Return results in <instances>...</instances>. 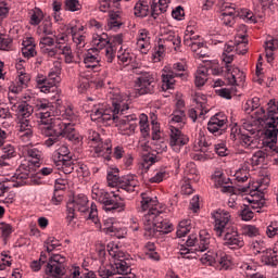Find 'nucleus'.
Listing matches in <instances>:
<instances>
[{"label":"nucleus","instance_id":"obj_53","mask_svg":"<svg viewBox=\"0 0 278 278\" xmlns=\"http://www.w3.org/2000/svg\"><path fill=\"white\" fill-rule=\"evenodd\" d=\"M166 51V45L159 40L157 46L154 48V52L152 54V60L154 63L161 62L162 58H164V53Z\"/></svg>","mask_w":278,"mask_h":278},{"label":"nucleus","instance_id":"obj_17","mask_svg":"<svg viewBox=\"0 0 278 278\" xmlns=\"http://www.w3.org/2000/svg\"><path fill=\"white\" fill-rule=\"evenodd\" d=\"M188 142H190V139L181 132V129H175V127L169 129V147L175 153H179Z\"/></svg>","mask_w":278,"mask_h":278},{"label":"nucleus","instance_id":"obj_32","mask_svg":"<svg viewBox=\"0 0 278 278\" xmlns=\"http://www.w3.org/2000/svg\"><path fill=\"white\" fill-rule=\"evenodd\" d=\"M134 14L137 18H147L151 14V5L147 0H138L134 7Z\"/></svg>","mask_w":278,"mask_h":278},{"label":"nucleus","instance_id":"obj_43","mask_svg":"<svg viewBox=\"0 0 278 278\" xmlns=\"http://www.w3.org/2000/svg\"><path fill=\"white\" fill-rule=\"evenodd\" d=\"M61 75L62 63H60V61H54L53 66L48 74V78L51 79L54 84H60V81H62V78L60 77Z\"/></svg>","mask_w":278,"mask_h":278},{"label":"nucleus","instance_id":"obj_35","mask_svg":"<svg viewBox=\"0 0 278 278\" xmlns=\"http://www.w3.org/2000/svg\"><path fill=\"white\" fill-rule=\"evenodd\" d=\"M157 231L159 233H170L173 231V224L168 219H164L162 212L159 213L154 233H157Z\"/></svg>","mask_w":278,"mask_h":278},{"label":"nucleus","instance_id":"obj_28","mask_svg":"<svg viewBox=\"0 0 278 278\" xmlns=\"http://www.w3.org/2000/svg\"><path fill=\"white\" fill-rule=\"evenodd\" d=\"M71 36L75 46L76 55H78V58H81V55H84L86 51H88V48L86 47V45H88V42L86 41V36L77 34L75 33V30H73V35Z\"/></svg>","mask_w":278,"mask_h":278},{"label":"nucleus","instance_id":"obj_26","mask_svg":"<svg viewBox=\"0 0 278 278\" xmlns=\"http://www.w3.org/2000/svg\"><path fill=\"white\" fill-rule=\"evenodd\" d=\"M91 45L93 48L89 49L92 53H97V51H101L102 49H108L110 47V37L108 34H93L91 39Z\"/></svg>","mask_w":278,"mask_h":278},{"label":"nucleus","instance_id":"obj_30","mask_svg":"<svg viewBox=\"0 0 278 278\" xmlns=\"http://www.w3.org/2000/svg\"><path fill=\"white\" fill-rule=\"evenodd\" d=\"M31 77L26 72H20L15 79L16 86L10 87L11 92L13 94H18L23 90V88H27V84H29Z\"/></svg>","mask_w":278,"mask_h":278},{"label":"nucleus","instance_id":"obj_49","mask_svg":"<svg viewBox=\"0 0 278 278\" xmlns=\"http://www.w3.org/2000/svg\"><path fill=\"white\" fill-rule=\"evenodd\" d=\"M239 140L241 142V146L244 147V149H255V147H257V139L244 132L239 136Z\"/></svg>","mask_w":278,"mask_h":278},{"label":"nucleus","instance_id":"obj_39","mask_svg":"<svg viewBox=\"0 0 278 278\" xmlns=\"http://www.w3.org/2000/svg\"><path fill=\"white\" fill-rule=\"evenodd\" d=\"M249 41L247 40L245 35H238L235 37V51L238 55H244L249 51Z\"/></svg>","mask_w":278,"mask_h":278},{"label":"nucleus","instance_id":"obj_8","mask_svg":"<svg viewBox=\"0 0 278 278\" xmlns=\"http://www.w3.org/2000/svg\"><path fill=\"white\" fill-rule=\"evenodd\" d=\"M127 110L123 114H115L112 121H114L116 127H118L122 136H134L136 129H138V116L136 114L125 115Z\"/></svg>","mask_w":278,"mask_h":278},{"label":"nucleus","instance_id":"obj_13","mask_svg":"<svg viewBox=\"0 0 278 278\" xmlns=\"http://www.w3.org/2000/svg\"><path fill=\"white\" fill-rule=\"evenodd\" d=\"M65 270L66 257L62 256L61 254L52 255L47 264L46 275H48V277L59 278L64 275Z\"/></svg>","mask_w":278,"mask_h":278},{"label":"nucleus","instance_id":"obj_27","mask_svg":"<svg viewBox=\"0 0 278 278\" xmlns=\"http://www.w3.org/2000/svg\"><path fill=\"white\" fill-rule=\"evenodd\" d=\"M92 50L88 49L81 54L80 58H84V64L86 68L89 71H97L99 66H101V60L99 59V54H93Z\"/></svg>","mask_w":278,"mask_h":278},{"label":"nucleus","instance_id":"obj_47","mask_svg":"<svg viewBox=\"0 0 278 278\" xmlns=\"http://www.w3.org/2000/svg\"><path fill=\"white\" fill-rule=\"evenodd\" d=\"M117 60L121 64H124V66H129L134 58L127 48L121 46L117 50Z\"/></svg>","mask_w":278,"mask_h":278},{"label":"nucleus","instance_id":"obj_14","mask_svg":"<svg viewBox=\"0 0 278 278\" xmlns=\"http://www.w3.org/2000/svg\"><path fill=\"white\" fill-rule=\"evenodd\" d=\"M223 236L224 247L232 250L242 249V247H244V239L242 238V235L238 232L237 227L231 226L230 228L223 230Z\"/></svg>","mask_w":278,"mask_h":278},{"label":"nucleus","instance_id":"obj_20","mask_svg":"<svg viewBox=\"0 0 278 278\" xmlns=\"http://www.w3.org/2000/svg\"><path fill=\"white\" fill-rule=\"evenodd\" d=\"M237 16H238V8H236V4H230L229 2H225L223 4L222 23L227 27H232V25L236 23Z\"/></svg>","mask_w":278,"mask_h":278},{"label":"nucleus","instance_id":"obj_21","mask_svg":"<svg viewBox=\"0 0 278 278\" xmlns=\"http://www.w3.org/2000/svg\"><path fill=\"white\" fill-rule=\"evenodd\" d=\"M91 152L94 157H103V160L110 162L112 160V140L106 139L103 141L102 139Z\"/></svg>","mask_w":278,"mask_h":278},{"label":"nucleus","instance_id":"obj_64","mask_svg":"<svg viewBox=\"0 0 278 278\" xmlns=\"http://www.w3.org/2000/svg\"><path fill=\"white\" fill-rule=\"evenodd\" d=\"M218 256V252L208 251L201 257L202 264H208V266H216V257Z\"/></svg>","mask_w":278,"mask_h":278},{"label":"nucleus","instance_id":"obj_15","mask_svg":"<svg viewBox=\"0 0 278 278\" xmlns=\"http://www.w3.org/2000/svg\"><path fill=\"white\" fill-rule=\"evenodd\" d=\"M175 77H180V79H188V74L186 73H176L170 67H164L162 71L161 79H162V90L166 92V90H175V85L177 81Z\"/></svg>","mask_w":278,"mask_h":278},{"label":"nucleus","instance_id":"obj_19","mask_svg":"<svg viewBox=\"0 0 278 278\" xmlns=\"http://www.w3.org/2000/svg\"><path fill=\"white\" fill-rule=\"evenodd\" d=\"M160 216L159 210H150L143 216V227H144V236L148 238H153L155 236V227L157 225V218Z\"/></svg>","mask_w":278,"mask_h":278},{"label":"nucleus","instance_id":"obj_51","mask_svg":"<svg viewBox=\"0 0 278 278\" xmlns=\"http://www.w3.org/2000/svg\"><path fill=\"white\" fill-rule=\"evenodd\" d=\"M212 179L215 184V188H220L222 186H227V184H230L231 179L227 176H225V174H223V172H215L212 176Z\"/></svg>","mask_w":278,"mask_h":278},{"label":"nucleus","instance_id":"obj_5","mask_svg":"<svg viewBox=\"0 0 278 278\" xmlns=\"http://www.w3.org/2000/svg\"><path fill=\"white\" fill-rule=\"evenodd\" d=\"M278 105L275 100H270L268 102V111H264L265 121V143L267 147H273V144H277V136H278Z\"/></svg>","mask_w":278,"mask_h":278},{"label":"nucleus","instance_id":"obj_57","mask_svg":"<svg viewBox=\"0 0 278 278\" xmlns=\"http://www.w3.org/2000/svg\"><path fill=\"white\" fill-rule=\"evenodd\" d=\"M241 231L242 236H247L248 238H257L260 236V228L255 225H243Z\"/></svg>","mask_w":278,"mask_h":278},{"label":"nucleus","instance_id":"obj_46","mask_svg":"<svg viewBox=\"0 0 278 278\" xmlns=\"http://www.w3.org/2000/svg\"><path fill=\"white\" fill-rule=\"evenodd\" d=\"M86 140L89 149L91 151L98 147V144L101 142V135L97 132V130L89 129L86 135Z\"/></svg>","mask_w":278,"mask_h":278},{"label":"nucleus","instance_id":"obj_62","mask_svg":"<svg viewBox=\"0 0 278 278\" xmlns=\"http://www.w3.org/2000/svg\"><path fill=\"white\" fill-rule=\"evenodd\" d=\"M261 186L262 185H260L258 181H252V182H249L248 186L243 187L242 191L247 192L251 197H255L258 194Z\"/></svg>","mask_w":278,"mask_h":278},{"label":"nucleus","instance_id":"obj_41","mask_svg":"<svg viewBox=\"0 0 278 278\" xmlns=\"http://www.w3.org/2000/svg\"><path fill=\"white\" fill-rule=\"evenodd\" d=\"M36 45H34V38H28L23 41L22 55L24 58H34L36 55Z\"/></svg>","mask_w":278,"mask_h":278},{"label":"nucleus","instance_id":"obj_42","mask_svg":"<svg viewBox=\"0 0 278 278\" xmlns=\"http://www.w3.org/2000/svg\"><path fill=\"white\" fill-rule=\"evenodd\" d=\"M185 47H188L195 55L200 49H205V43L201 42L199 38H189L188 36L184 39Z\"/></svg>","mask_w":278,"mask_h":278},{"label":"nucleus","instance_id":"obj_38","mask_svg":"<svg viewBox=\"0 0 278 278\" xmlns=\"http://www.w3.org/2000/svg\"><path fill=\"white\" fill-rule=\"evenodd\" d=\"M141 210L142 212L157 210V198L150 197L149 193H141Z\"/></svg>","mask_w":278,"mask_h":278},{"label":"nucleus","instance_id":"obj_48","mask_svg":"<svg viewBox=\"0 0 278 278\" xmlns=\"http://www.w3.org/2000/svg\"><path fill=\"white\" fill-rule=\"evenodd\" d=\"M190 229H192V222L190 219L181 220L176 231L177 238H185L190 233Z\"/></svg>","mask_w":278,"mask_h":278},{"label":"nucleus","instance_id":"obj_24","mask_svg":"<svg viewBox=\"0 0 278 278\" xmlns=\"http://www.w3.org/2000/svg\"><path fill=\"white\" fill-rule=\"evenodd\" d=\"M52 160L58 166H60V164H63L64 166L66 162H71V160H73V155H71L68 146H60L59 149L53 152Z\"/></svg>","mask_w":278,"mask_h":278},{"label":"nucleus","instance_id":"obj_4","mask_svg":"<svg viewBox=\"0 0 278 278\" xmlns=\"http://www.w3.org/2000/svg\"><path fill=\"white\" fill-rule=\"evenodd\" d=\"M91 198L94 201H98V203H101L105 212H125V207H127L125 199L121 197L118 190L108 192L103 189H99L98 186H93L91 190Z\"/></svg>","mask_w":278,"mask_h":278},{"label":"nucleus","instance_id":"obj_52","mask_svg":"<svg viewBox=\"0 0 278 278\" xmlns=\"http://www.w3.org/2000/svg\"><path fill=\"white\" fill-rule=\"evenodd\" d=\"M251 247L254 255L266 253L265 260H268V249H266V242H264L263 240H256L252 242Z\"/></svg>","mask_w":278,"mask_h":278},{"label":"nucleus","instance_id":"obj_58","mask_svg":"<svg viewBox=\"0 0 278 278\" xmlns=\"http://www.w3.org/2000/svg\"><path fill=\"white\" fill-rule=\"evenodd\" d=\"M38 31L40 36H53V34H55L51 21H43L42 24L39 26Z\"/></svg>","mask_w":278,"mask_h":278},{"label":"nucleus","instance_id":"obj_2","mask_svg":"<svg viewBox=\"0 0 278 278\" xmlns=\"http://www.w3.org/2000/svg\"><path fill=\"white\" fill-rule=\"evenodd\" d=\"M108 98L111 101V111L104 110L101 104H92L90 110H86L87 114H90L91 121L108 123V121L116 118V114H125V110H129L127 97L122 96L118 89L110 91Z\"/></svg>","mask_w":278,"mask_h":278},{"label":"nucleus","instance_id":"obj_22","mask_svg":"<svg viewBox=\"0 0 278 278\" xmlns=\"http://www.w3.org/2000/svg\"><path fill=\"white\" fill-rule=\"evenodd\" d=\"M116 47H124L123 35L121 34L113 36L112 42L109 41V46L104 50L105 60L109 64H112L114 58H116Z\"/></svg>","mask_w":278,"mask_h":278},{"label":"nucleus","instance_id":"obj_61","mask_svg":"<svg viewBox=\"0 0 278 278\" xmlns=\"http://www.w3.org/2000/svg\"><path fill=\"white\" fill-rule=\"evenodd\" d=\"M155 162H157V159L154 155L144 156L139 165V168H141L143 173H147V170H149L151 166L155 164Z\"/></svg>","mask_w":278,"mask_h":278},{"label":"nucleus","instance_id":"obj_63","mask_svg":"<svg viewBox=\"0 0 278 278\" xmlns=\"http://www.w3.org/2000/svg\"><path fill=\"white\" fill-rule=\"evenodd\" d=\"M266 162V152L258 150L251 157L252 166H260V164H264Z\"/></svg>","mask_w":278,"mask_h":278},{"label":"nucleus","instance_id":"obj_25","mask_svg":"<svg viewBox=\"0 0 278 278\" xmlns=\"http://www.w3.org/2000/svg\"><path fill=\"white\" fill-rule=\"evenodd\" d=\"M137 50L140 53H149L151 51V37H149V30L140 29L137 35Z\"/></svg>","mask_w":278,"mask_h":278},{"label":"nucleus","instance_id":"obj_7","mask_svg":"<svg viewBox=\"0 0 278 278\" xmlns=\"http://www.w3.org/2000/svg\"><path fill=\"white\" fill-rule=\"evenodd\" d=\"M106 181L111 188L117 187L119 190H125V192H136V187L139 184L136 175L121 177L118 175V168H110L108 170Z\"/></svg>","mask_w":278,"mask_h":278},{"label":"nucleus","instance_id":"obj_9","mask_svg":"<svg viewBox=\"0 0 278 278\" xmlns=\"http://www.w3.org/2000/svg\"><path fill=\"white\" fill-rule=\"evenodd\" d=\"M222 60L226 64V79L229 86H238V84L244 79V73H242L240 68L231 65V62H233V54L223 52Z\"/></svg>","mask_w":278,"mask_h":278},{"label":"nucleus","instance_id":"obj_50","mask_svg":"<svg viewBox=\"0 0 278 278\" xmlns=\"http://www.w3.org/2000/svg\"><path fill=\"white\" fill-rule=\"evenodd\" d=\"M237 16L245 21V23H257V18L255 17V14H253V12H251V10L249 9L237 8Z\"/></svg>","mask_w":278,"mask_h":278},{"label":"nucleus","instance_id":"obj_59","mask_svg":"<svg viewBox=\"0 0 278 278\" xmlns=\"http://www.w3.org/2000/svg\"><path fill=\"white\" fill-rule=\"evenodd\" d=\"M58 49L59 51H61L62 55H64L65 63L73 64V60H75V56L73 55V50L71 49V46H58Z\"/></svg>","mask_w":278,"mask_h":278},{"label":"nucleus","instance_id":"obj_54","mask_svg":"<svg viewBox=\"0 0 278 278\" xmlns=\"http://www.w3.org/2000/svg\"><path fill=\"white\" fill-rule=\"evenodd\" d=\"M260 98L254 97L251 100H248L244 104V112H247V114H251V112H256L258 110H262V108H260Z\"/></svg>","mask_w":278,"mask_h":278},{"label":"nucleus","instance_id":"obj_10","mask_svg":"<svg viewBox=\"0 0 278 278\" xmlns=\"http://www.w3.org/2000/svg\"><path fill=\"white\" fill-rule=\"evenodd\" d=\"M264 109H258L254 112V115L248 116L245 119H242V129L254 136V134H260L266 121L264 119Z\"/></svg>","mask_w":278,"mask_h":278},{"label":"nucleus","instance_id":"obj_60","mask_svg":"<svg viewBox=\"0 0 278 278\" xmlns=\"http://www.w3.org/2000/svg\"><path fill=\"white\" fill-rule=\"evenodd\" d=\"M98 275L101 278H131L129 276H124V277H116L114 274V268H108L106 266H101L98 269Z\"/></svg>","mask_w":278,"mask_h":278},{"label":"nucleus","instance_id":"obj_34","mask_svg":"<svg viewBox=\"0 0 278 278\" xmlns=\"http://www.w3.org/2000/svg\"><path fill=\"white\" fill-rule=\"evenodd\" d=\"M215 266L218 270H229V268L233 266V263L231 262V256L227 255L223 251L217 252Z\"/></svg>","mask_w":278,"mask_h":278},{"label":"nucleus","instance_id":"obj_56","mask_svg":"<svg viewBox=\"0 0 278 278\" xmlns=\"http://www.w3.org/2000/svg\"><path fill=\"white\" fill-rule=\"evenodd\" d=\"M235 177L240 184H244V181H248L249 177H251V175L249 174V166L247 164L242 165V167L236 172Z\"/></svg>","mask_w":278,"mask_h":278},{"label":"nucleus","instance_id":"obj_44","mask_svg":"<svg viewBox=\"0 0 278 278\" xmlns=\"http://www.w3.org/2000/svg\"><path fill=\"white\" fill-rule=\"evenodd\" d=\"M37 109L40 111V121L38 122V127L40 129V124L42 123V114H49L48 118H58V117H51V110H53V104L49 102L48 100H42L37 103Z\"/></svg>","mask_w":278,"mask_h":278},{"label":"nucleus","instance_id":"obj_31","mask_svg":"<svg viewBox=\"0 0 278 278\" xmlns=\"http://www.w3.org/2000/svg\"><path fill=\"white\" fill-rule=\"evenodd\" d=\"M13 110L21 119H27L31 114H34V106L29 105V103L25 101L14 104Z\"/></svg>","mask_w":278,"mask_h":278},{"label":"nucleus","instance_id":"obj_12","mask_svg":"<svg viewBox=\"0 0 278 278\" xmlns=\"http://www.w3.org/2000/svg\"><path fill=\"white\" fill-rule=\"evenodd\" d=\"M212 218H214V231L217 238H223V231L233 227V225H231V214L229 211L219 208L212 213Z\"/></svg>","mask_w":278,"mask_h":278},{"label":"nucleus","instance_id":"obj_6","mask_svg":"<svg viewBox=\"0 0 278 278\" xmlns=\"http://www.w3.org/2000/svg\"><path fill=\"white\" fill-rule=\"evenodd\" d=\"M106 251L109 255L114 260V264L111 265L113 273L116 275H123L122 277H127L131 273V263L129 258L125 257V252L121 251L118 244L115 242H110L106 245Z\"/></svg>","mask_w":278,"mask_h":278},{"label":"nucleus","instance_id":"obj_37","mask_svg":"<svg viewBox=\"0 0 278 278\" xmlns=\"http://www.w3.org/2000/svg\"><path fill=\"white\" fill-rule=\"evenodd\" d=\"M278 50V39L269 37L265 41V53L267 58V62L270 64L273 60H275V51Z\"/></svg>","mask_w":278,"mask_h":278},{"label":"nucleus","instance_id":"obj_23","mask_svg":"<svg viewBox=\"0 0 278 278\" xmlns=\"http://www.w3.org/2000/svg\"><path fill=\"white\" fill-rule=\"evenodd\" d=\"M36 84L40 92H43L45 94H49L50 92H55V90H58V84L49 79V76L47 77L42 74L37 75Z\"/></svg>","mask_w":278,"mask_h":278},{"label":"nucleus","instance_id":"obj_1","mask_svg":"<svg viewBox=\"0 0 278 278\" xmlns=\"http://www.w3.org/2000/svg\"><path fill=\"white\" fill-rule=\"evenodd\" d=\"M40 131L42 136L48 139L45 141L46 147H53L56 144L60 137L67 138V140H75L77 137L75 135V126L64 119L49 118V112L42 113Z\"/></svg>","mask_w":278,"mask_h":278},{"label":"nucleus","instance_id":"obj_55","mask_svg":"<svg viewBox=\"0 0 278 278\" xmlns=\"http://www.w3.org/2000/svg\"><path fill=\"white\" fill-rule=\"evenodd\" d=\"M139 127L142 136H149L151 131V128H149V116H147L144 113L139 115Z\"/></svg>","mask_w":278,"mask_h":278},{"label":"nucleus","instance_id":"obj_40","mask_svg":"<svg viewBox=\"0 0 278 278\" xmlns=\"http://www.w3.org/2000/svg\"><path fill=\"white\" fill-rule=\"evenodd\" d=\"M122 25L123 20H121V12L111 11L109 14L108 29H113V31H116V29H121Z\"/></svg>","mask_w":278,"mask_h":278},{"label":"nucleus","instance_id":"obj_33","mask_svg":"<svg viewBox=\"0 0 278 278\" xmlns=\"http://www.w3.org/2000/svg\"><path fill=\"white\" fill-rule=\"evenodd\" d=\"M210 240H211L210 233H207V231L205 230H201L199 235L198 243L195 245V249H193V251H195V253H204V251H207V249H210V244H211Z\"/></svg>","mask_w":278,"mask_h":278},{"label":"nucleus","instance_id":"obj_45","mask_svg":"<svg viewBox=\"0 0 278 278\" xmlns=\"http://www.w3.org/2000/svg\"><path fill=\"white\" fill-rule=\"evenodd\" d=\"M210 73V70L205 66H199L195 72V86L198 88H201L202 86H205V83L207 81V75Z\"/></svg>","mask_w":278,"mask_h":278},{"label":"nucleus","instance_id":"obj_3","mask_svg":"<svg viewBox=\"0 0 278 278\" xmlns=\"http://www.w3.org/2000/svg\"><path fill=\"white\" fill-rule=\"evenodd\" d=\"M75 210L81 212V214H87L85 218L94 223L98 229H101V222L99 220V211L97 210V204L91 203L88 206V197L86 194H78L73 202L67 203V223L70 227H75Z\"/></svg>","mask_w":278,"mask_h":278},{"label":"nucleus","instance_id":"obj_29","mask_svg":"<svg viewBox=\"0 0 278 278\" xmlns=\"http://www.w3.org/2000/svg\"><path fill=\"white\" fill-rule=\"evenodd\" d=\"M186 125V112L179 109L173 112L169 119V129H182Z\"/></svg>","mask_w":278,"mask_h":278},{"label":"nucleus","instance_id":"obj_18","mask_svg":"<svg viewBox=\"0 0 278 278\" xmlns=\"http://www.w3.org/2000/svg\"><path fill=\"white\" fill-rule=\"evenodd\" d=\"M194 101L198 106L195 109H190L188 114H189V118H191L193 123H197V118H201V116H205V114L210 112V109H207V97H205L204 94L198 93L195 96Z\"/></svg>","mask_w":278,"mask_h":278},{"label":"nucleus","instance_id":"obj_16","mask_svg":"<svg viewBox=\"0 0 278 278\" xmlns=\"http://www.w3.org/2000/svg\"><path fill=\"white\" fill-rule=\"evenodd\" d=\"M227 126V115L225 113H216L207 123V130L214 136H222L223 130Z\"/></svg>","mask_w":278,"mask_h":278},{"label":"nucleus","instance_id":"obj_11","mask_svg":"<svg viewBox=\"0 0 278 278\" xmlns=\"http://www.w3.org/2000/svg\"><path fill=\"white\" fill-rule=\"evenodd\" d=\"M135 88L140 96L153 94L155 92V74L141 72L135 81Z\"/></svg>","mask_w":278,"mask_h":278},{"label":"nucleus","instance_id":"obj_36","mask_svg":"<svg viewBox=\"0 0 278 278\" xmlns=\"http://www.w3.org/2000/svg\"><path fill=\"white\" fill-rule=\"evenodd\" d=\"M162 43L168 47V45H173L175 51H180L181 49V37L175 34L174 31H169L165 37L162 39Z\"/></svg>","mask_w":278,"mask_h":278}]
</instances>
